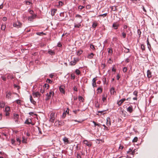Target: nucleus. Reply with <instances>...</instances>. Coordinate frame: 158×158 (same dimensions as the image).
<instances>
[{"label":"nucleus","instance_id":"f257e3e1","mask_svg":"<svg viewBox=\"0 0 158 158\" xmlns=\"http://www.w3.org/2000/svg\"><path fill=\"white\" fill-rule=\"evenodd\" d=\"M54 92L52 91L50 92L49 93H47L46 94V98L45 99V100L46 101H48L50 99L51 97V96H53L54 95Z\"/></svg>","mask_w":158,"mask_h":158},{"label":"nucleus","instance_id":"f03ea898","mask_svg":"<svg viewBox=\"0 0 158 158\" xmlns=\"http://www.w3.org/2000/svg\"><path fill=\"white\" fill-rule=\"evenodd\" d=\"M22 23L19 21L14 23L13 25L14 27L17 28L21 27L22 26Z\"/></svg>","mask_w":158,"mask_h":158},{"label":"nucleus","instance_id":"7ed1b4c3","mask_svg":"<svg viewBox=\"0 0 158 158\" xmlns=\"http://www.w3.org/2000/svg\"><path fill=\"white\" fill-rule=\"evenodd\" d=\"M55 119V113L52 112L50 115L49 121L52 123H53Z\"/></svg>","mask_w":158,"mask_h":158},{"label":"nucleus","instance_id":"20e7f679","mask_svg":"<svg viewBox=\"0 0 158 158\" xmlns=\"http://www.w3.org/2000/svg\"><path fill=\"white\" fill-rule=\"evenodd\" d=\"M127 111L130 113H132L133 111V107L132 106H129L127 108Z\"/></svg>","mask_w":158,"mask_h":158},{"label":"nucleus","instance_id":"39448f33","mask_svg":"<svg viewBox=\"0 0 158 158\" xmlns=\"http://www.w3.org/2000/svg\"><path fill=\"white\" fill-rule=\"evenodd\" d=\"M63 140L65 144H67L69 143V140L68 138L66 137H64L63 139Z\"/></svg>","mask_w":158,"mask_h":158},{"label":"nucleus","instance_id":"423d86ee","mask_svg":"<svg viewBox=\"0 0 158 158\" xmlns=\"http://www.w3.org/2000/svg\"><path fill=\"white\" fill-rule=\"evenodd\" d=\"M41 94L38 92H34L33 93V96L34 98L37 97H40Z\"/></svg>","mask_w":158,"mask_h":158},{"label":"nucleus","instance_id":"0eeeda50","mask_svg":"<svg viewBox=\"0 0 158 158\" xmlns=\"http://www.w3.org/2000/svg\"><path fill=\"white\" fill-rule=\"evenodd\" d=\"M126 100V99L125 98H123L117 102L118 105V106H120Z\"/></svg>","mask_w":158,"mask_h":158},{"label":"nucleus","instance_id":"6e6552de","mask_svg":"<svg viewBox=\"0 0 158 158\" xmlns=\"http://www.w3.org/2000/svg\"><path fill=\"white\" fill-rule=\"evenodd\" d=\"M84 144L86 145L87 146L89 147H90L92 144L90 142H89L87 140H85L84 141Z\"/></svg>","mask_w":158,"mask_h":158},{"label":"nucleus","instance_id":"1a4fd4ad","mask_svg":"<svg viewBox=\"0 0 158 158\" xmlns=\"http://www.w3.org/2000/svg\"><path fill=\"white\" fill-rule=\"evenodd\" d=\"M31 119H27L25 122V124H31L32 125H33V124L31 123Z\"/></svg>","mask_w":158,"mask_h":158},{"label":"nucleus","instance_id":"9d476101","mask_svg":"<svg viewBox=\"0 0 158 158\" xmlns=\"http://www.w3.org/2000/svg\"><path fill=\"white\" fill-rule=\"evenodd\" d=\"M107 122L106 124L107 126H110L111 125V122L110 121V118H107L106 119Z\"/></svg>","mask_w":158,"mask_h":158},{"label":"nucleus","instance_id":"9b49d317","mask_svg":"<svg viewBox=\"0 0 158 158\" xmlns=\"http://www.w3.org/2000/svg\"><path fill=\"white\" fill-rule=\"evenodd\" d=\"M110 91L111 94H114V93H116L114 88L113 87L111 88Z\"/></svg>","mask_w":158,"mask_h":158},{"label":"nucleus","instance_id":"f8f14e48","mask_svg":"<svg viewBox=\"0 0 158 158\" xmlns=\"http://www.w3.org/2000/svg\"><path fill=\"white\" fill-rule=\"evenodd\" d=\"M77 61L74 59V60L71 61L70 63V64L71 65H74L75 64Z\"/></svg>","mask_w":158,"mask_h":158},{"label":"nucleus","instance_id":"ddd939ff","mask_svg":"<svg viewBox=\"0 0 158 158\" xmlns=\"http://www.w3.org/2000/svg\"><path fill=\"white\" fill-rule=\"evenodd\" d=\"M57 11V9H54L52 10H51V15L52 16H54L55 14V13Z\"/></svg>","mask_w":158,"mask_h":158},{"label":"nucleus","instance_id":"4468645a","mask_svg":"<svg viewBox=\"0 0 158 158\" xmlns=\"http://www.w3.org/2000/svg\"><path fill=\"white\" fill-rule=\"evenodd\" d=\"M147 76L148 78H150L152 77V73L149 70H148L147 71Z\"/></svg>","mask_w":158,"mask_h":158},{"label":"nucleus","instance_id":"2eb2a0df","mask_svg":"<svg viewBox=\"0 0 158 158\" xmlns=\"http://www.w3.org/2000/svg\"><path fill=\"white\" fill-rule=\"evenodd\" d=\"M119 26L118 24H116V23H114L113 24V27L114 28V29H117L118 28V27Z\"/></svg>","mask_w":158,"mask_h":158},{"label":"nucleus","instance_id":"dca6fc26","mask_svg":"<svg viewBox=\"0 0 158 158\" xmlns=\"http://www.w3.org/2000/svg\"><path fill=\"white\" fill-rule=\"evenodd\" d=\"M30 100L31 102L34 105H35L36 103V102L33 99L32 97L30 96Z\"/></svg>","mask_w":158,"mask_h":158},{"label":"nucleus","instance_id":"f3484780","mask_svg":"<svg viewBox=\"0 0 158 158\" xmlns=\"http://www.w3.org/2000/svg\"><path fill=\"white\" fill-rule=\"evenodd\" d=\"M108 53L109 55H111L113 52L112 49L111 48H108Z\"/></svg>","mask_w":158,"mask_h":158},{"label":"nucleus","instance_id":"a211bd4d","mask_svg":"<svg viewBox=\"0 0 158 158\" xmlns=\"http://www.w3.org/2000/svg\"><path fill=\"white\" fill-rule=\"evenodd\" d=\"M5 103L3 102H1L0 103V107L1 108H4L5 105Z\"/></svg>","mask_w":158,"mask_h":158},{"label":"nucleus","instance_id":"6ab92c4d","mask_svg":"<svg viewBox=\"0 0 158 158\" xmlns=\"http://www.w3.org/2000/svg\"><path fill=\"white\" fill-rule=\"evenodd\" d=\"M48 53L51 55H55V52L51 50L48 51Z\"/></svg>","mask_w":158,"mask_h":158},{"label":"nucleus","instance_id":"aec40b11","mask_svg":"<svg viewBox=\"0 0 158 158\" xmlns=\"http://www.w3.org/2000/svg\"><path fill=\"white\" fill-rule=\"evenodd\" d=\"M94 55V54L93 53H91L90 54L88 55V57L89 58L91 59L93 57Z\"/></svg>","mask_w":158,"mask_h":158},{"label":"nucleus","instance_id":"412c9836","mask_svg":"<svg viewBox=\"0 0 158 158\" xmlns=\"http://www.w3.org/2000/svg\"><path fill=\"white\" fill-rule=\"evenodd\" d=\"M14 119L15 120V121H17V119L19 117V115L18 114H15L14 115Z\"/></svg>","mask_w":158,"mask_h":158},{"label":"nucleus","instance_id":"4be33fe9","mask_svg":"<svg viewBox=\"0 0 158 158\" xmlns=\"http://www.w3.org/2000/svg\"><path fill=\"white\" fill-rule=\"evenodd\" d=\"M49 87V85L47 84H45L43 86V88L44 89L45 88H47V89H48Z\"/></svg>","mask_w":158,"mask_h":158},{"label":"nucleus","instance_id":"5701e85b","mask_svg":"<svg viewBox=\"0 0 158 158\" xmlns=\"http://www.w3.org/2000/svg\"><path fill=\"white\" fill-rule=\"evenodd\" d=\"M33 19L34 16L33 15L29 17L28 18V20L30 21H31Z\"/></svg>","mask_w":158,"mask_h":158},{"label":"nucleus","instance_id":"b1692460","mask_svg":"<svg viewBox=\"0 0 158 158\" xmlns=\"http://www.w3.org/2000/svg\"><path fill=\"white\" fill-rule=\"evenodd\" d=\"M10 108L9 107L7 106L5 108V112H9L10 111Z\"/></svg>","mask_w":158,"mask_h":158},{"label":"nucleus","instance_id":"393cba45","mask_svg":"<svg viewBox=\"0 0 158 158\" xmlns=\"http://www.w3.org/2000/svg\"><path fill=\"white\" fill-rule=\"evenodd\" d=\"M97 26V23L96 22H94L92 24V27L95 28Z\"/></svg>","mask_w":158,"mask_h":158},{"label":"nucleus","instance_id":"a878e982","mask_svg":"<svg viewBox=\"0 0 158 158\" xmlns=\"http://www.w3.org/2000/svg\"><path fill=\"white\" fill-rule=\"evenodd\" d=\"M11 95V93L10 92H8L7 93L6 95V98H10V96Z\"/></svg>","mask_w":158,"mask_h":158},{"label":"nucleus","instance_id":"bb28decb","mask_svg":"<svg viewBox=\"0 0 158 158\" xmlns=\"http://www.w3.org/2000/svg\"><path fill=\"white\" fill-rule=\"evenodd\" d=\"M36 34L38 35H45L46 34L44 33H43V32H37L36 33Z\"/></svg>","mask_w":158,"mask_h":158},{"label":"nucleus","instance_id":"cd10ccee","mask_svg":"<svg viewBox=\"0 0 158 158\" xmlns=\"http://www.w3.org/2000/svg\"><path fill=\"white\" fill-rule=\"evenodd\" d=\"M138 140V138L137 137H135L132 140V142L133 143L137 142Z\"/></svg>","mask_w":158,"mask_h":158},{"label":"nucleus","instance_id":"c85d7f7f","mask_svg":"<svg viewBox=\"0 0 158 158\" xmlns=\"http://www.w3.org/2000/svg\"><path fill=\"white\" fill-rule=\"evenodd\" d=\"M59 89L61 92L62 93H64L65 91L63 88L60 87L59 88Z\"/></svg>","mask_w":158,"mask_h":158},{"label":"nucleus","instance_id":"c756f323","mask_svg":"<svg viewBox=\"0 0 158 158\" xmlns=\"http://www.w3.org/2000/svg\"><path fill=\"white\" fill-rule=\"evenodd\" d=\"M97 90L98 91V92L99 93H102V88L100 87H99L97 89Z\"/></svg>","mask_w":158,"mask_h":158},{"label":"nucleus","instance_id":"7c9ffc66","mask_svg":"<svg viewBox=\"0 0 158 158\" xmlns=\"http://www.w3.org/2000/svg\"><path fill=\"white\" fill-rule=\"evenodd\" d=\"M6 27V25H2V27H1V29L2 30L4 31L5 30Z\"/></svg>","mask_w":158,"mask_h":158},{"label":"nucleus","instance_id":"2f4dec72","mask_svg":"<svg viewBox=\"0 0 158 158\" xmlns=\"http://www.w3.org/2000/svg\"><path fill=\"white\" fill-rule=\"evenodd\" d=\"M141 49L143 51L145 50V46L143 44H142L141 45Z\"/></svg>","mask_w":158,"mask_h":158},{"label":"nucleus","instance_id":"473e14b6","mask_svg":"<svg viewBox=\"0 0 158 158\" xmlns=\"http://www.w3.org/2000/svg\"><path fill=\"white\" fill-rule=\"evenodd\" d=\"M27 139L24 137H23L22 143H26Z\"/></svg>","mask_w":158,"mask_h":158},{"label":"nucleus","instance_id":"72a5a7b5","mask_svg":"<svg viewBox=\"0 0 158 158\" xmlns=\"http://www.w3.org/2000/svg\"><path fill=\"white\" fill-rule=\"evenodd\" d=\"M127 68L126 67H125L123 68V72L125 73L127 71Z\"/></svg>","mask_w":158,"mask_h":158},{"label":"nucleus","instance_id":"f704fd0d","mask_svg":"<svg viewBox=\"0 0 158 158\" xmlns=\"http://www.w3.org/2000/svg\"><path fill=\"white\" fill-rule=\"evenodd\" d=\"M102 126L104 127V129L105 130H106L107 131L109 130V129L107 127H106L105 125L104 124Z\"/></svg>","mask_w":158,"mask_h":158},{"label":"nucleus","instance_id":"c9c22d12","mask_svg":"<svg viewBox=\"0 0 158 158\" xmlns=\"http://www.w3.org/2000/svg\"><path fill=\"white\" fill-rule=\"evenodd\" d=\"M90 48L92 49L93 50H94L95 49L94 46L93 45L91 44L90 46Z\"/></svg>","mask_w":158,"mask_h":158},{"label":"nucleus","instance_id":"e433bc0d","mask_svg":"<svg viewBox=\"0 0 158 158\" xmlns=\"http://www.w3.org/2000/svg\"><path fill=\"white\" fill-rule=\"evenodd\" d=\"M66 112H64L63 113V114L62 116V117L63 118H64L66 116Z\"/></svg>","mask_w":158,"mask_h":158},{"label":"nucleus","instance_id":"4c0bfd02","mask_svg":"<svg viewBox=\"0 0 158 158\" xmlns=\"http://www.w3.org/2000/svg\"><path fill=\"white\" fill-rule=\"evenodd\" d=\"M46 81L47 82L49 83H51L52 82V81L49 79H47Z\"/></svg>","mask_w":158,"mask_h":158},{"label":"nucleus","instance_id":"58836bf2","mask_svg":"<svg viewBox=\"0 0 158 158\" xmlns=\"http://www.w3.org/2000/svg\"><path fill=\"white\" fill-rule=\"evenodd\" d=\"M137 94H138V92L136 91H135L134 92H133V94L134 95H135L136 97H137Z\"/></svg>","mask_w":158,"mask_h":158},{"label":"nucleus","instance_id":"ea45409f","mask_svg":"<svg viewBox=\"0 0 158 158\" xmlns=\"http://www.w3.org/2000/svg\"><path fill=\"white\" fill-rule=\"evenodd\" d=\"M122 35L123 37V38H125L126 37V34L125 32H122Z\"/></svg>","mask_w":158,"mask_h":158},{"label":"nucleus","instance_id":"a19ab883","mask_svg":"<svg viewBox=\"0 0 158 158\" xmlns=\"http://www.w3.org/2000/svg\"><path fill=\"white\" fill-rule=\"evenodd\" d=\"M80 100H81L82 102H83L84 101V99L82 97L80 96Z\"/></svg>","mask_w":158,"mask_h":158},{"label":"nucleus","instance_id":"79ce46f5","mask_svg":"<svg viewBox=\"0 0 158 158\" xmlns=\"http://www.w3.org/2000/svg\"><path fill=\"white\" fill-rule=\"evenodd\" d=\"M107 15V13L104 14L102 15H99V16H103V17H105Z\"/></svg>","mask_w":158,"mask_h":158},{"label":"nucleus","instance_id":"37998d69","mask_svg":"<svg viewBox=\"0 0 158 158\" xmlns=\"http://www.w3.org/2000/svg\"><path fill=\"white\" fill-rule=\"evenodd\" d=\"M123 146H121V145H120L119 147V150H121L123 149Z\"/></svg>","mask_w":158,"mask_h":158},{"label":"nucleus","instance_id":"c03bdc74","mask_svg":"<svg viewBox=\"0 0 158 158\" xmlns=\"http://www.w3.org/2000/svg\"><path fill=\"white\" fill-rule=\"evenodd\" d=\"M45 92V89H44L43 88V89H41L40 90V92H41L42 93H43Z\"/></svg>","mask_w":158,"mask_h":158},{"label":"nucleus","instance_id":"a18cd8bd","mask_svg":"<svg viewBox=\"0 0 158 158\" xmlns=\"http://www.w3.org/2000/svg\"><path fill=\"white\" fill-rule=\"evenodd\" d=\"M71 78L72 79H74L75 78V76L74 74H72L71 75Z\"/></svg>","mask_w":158,"mask_h":158},{"label":"nucleus","instance_id":"49530a36","mask_svg":"<svg viewBox=\"0 0 158 158\" xmlns=\"http://www.w3.org/2000/svg\"><path fill=\"white\" fill-rule=\"evenodd\" d=\"M16 102L18 104H20L21 103V101L19 100H17L16 101Z\"/></svg>","mask_w":158,"mask_h":158},{"label":"nucleus","instance_id":"de8ad7c7","mask_svg":"<svg viewBox=\"0 0 158 158\" xmlns=\"http://www.w3.org/2000/svg\"><path fill=\"white\" fill-rule=\"evenodd\" d=\"M93 123L95 127H96V126H99V125H100V124H97L94 121H93Z\"/></svg>","mask_w":158,"mask_h":158},{"label":"nucleus","instance_id":"09e8293b","mask_svg":"<svg viewBox=\"0 0 158 158\" xmlns=\"http://www.w3.org/2000/svg\"><path fill=\"white\" fill-rule=\"evenodd\" d=\"M59 5L61 6H63V3L61 1H59Z\"/></svg>","mask_w":158,"mask_h":158},{"label":"nucleus","instance_id":"8fccbe9b","mask_svg":"<svg viewBox=\"0 0 158 158\" xmlns=\"http://www.w3.org/2000/svg\"><path fill=\"white\" fill-rule=\"evenodd\" d=\"M17 141H18L19 142V143H21V140L19 139V138H18L16 139Z\"/></svg>","mask_w":158,"mask_h":158},{"label":"nucleus","instance_id":"3c124183","mask_svg":"<svg viewBox=\"0 0 158 158\" xmlns=\"http://www.w3.org/2000/svg\"><path fill=\"white\" fill-rule=\"evenodd\" d=\"M25 2L27 5H30V4L31 3L30 2L28 1H26Z\"/></svg>","mask_w":158,"mask_h":158},{"label":"nucleus","instance_id":"603ef678","mask_svg":"<svg viewBox=\"0 0 158 158\" xmlns=\"http://www.w3.org/2000/svg\"><path fill=\"white\" fill-rule=\"evenodd\" d=\"M92 85L93 86V87H96L97 85H96V82H93Z\"/></svg>","mask_w":158,"mask_h":158},{"label":"nucleus","instance_id":"864d4df0","mask_svg":"<svg viewBox=\"0 0 158 158\" xmlns=\"http://www.w3.org/2000/svg\"><path fill=\"white\" fill-rule=\"evenodd\" d=\"M69 109L67 108L66 110V111L64 112H66V114H69Z\"/></svg>","mask_w":158,"mask_h":158},{"label":"nucleus","instance_id":"5fc2aeb1","mask_svg":"<svg viewBox=\"0 0 158 158\" xmlns=\"http://www.w3.org/2000/svg\"><path fill=\"white\" fill-rule=\"evenodd\" d=\"M76 73L78 75H79V70L77 69L76 70Z\"/></svg>","mask_w":158,"mask_h":158},{"label":"nucleus","instance_id":"6e6d98bb","mask_svg":"<svg viewBox=\"0 0 158 158\" xmlns=\"http://www.w3.org/2000/svg\"><path fill=\"white\" fill-rule=\"evenodd\" d=\"M2 20L5 21L7 20V18L6 17H4L2 19Z\"/></svg>","mask_w":158,"mask_h":158},{"label":"nucleus","instance_id":"4d7b16f0","mask_svg":"<svg viewBox=\"0 0 158 158\" xmlns=\"http://www.w3.org/2000/svg\"><path fill=\"white\" fill-rule=\"evenodd\" d=\"M6 112V116H8L9 115V112Z\"/></svg>","mask_w":158,"mask_h":158},{"label":"nucleus","instance_id":"13d9d810","mask_svg":"<svg viewBox=\"0 0 158 158\" xmlns=\"http://www.w3.org/2000/svg\"><path fill=\"white\" fill-rule=\"evenodd\" d=\"M120 78V77L119 75L118 74L116 76V79L117 80H119Z\"/></svg>","mask_w":158,"mask_h":158},{"label":"nucleus","instance_id":"bf43d9fd","mask_svg":"<svg viewBox=\"0 0 158 158\" xmlns=\"http://www.w3.org/2000/svg\"><path fill=\"white\" fill-rule=\"evenodd\" d=\"M111 60L110 59H109V60H108V62L109 64H111Z\"/></svg>","mask_w":158,"mask_h":158},{"label":"nucleus","instance_id":"052dcab7","mask_svg":"<svg viewBox=\"0 0 158 158\" xmlns=\"http://www.w3.org/2000/svg\"><path fill=\"white\" fill-rule=\"evenodd\" d=\"M96 78H94L92 80L93 82H96Z\"/></svg>","mask_w":158,"mask_h":158},{"label":"nucleus","instance_id":"680f3d73","mask_svg":"<svg viewBox=\"0 0 158 158\" xmlns=\"http://www.w3.org/2000/svg\"><path fill=\"white\" fill-rule=\"evenodd\" d=\"M2 79L4 81H6V77H2Z\"/></svg>","mask_w":158,"mask_h":158},{"label":"nucleus","instance_id":"e2e57ef3","mask_svg":"<svg viewBox=\"0 0 158 158\" xmlns=\"http://www.w3.org/2000/svg\"><path fill=\"white\" fill-rule=\"evenodd\" d=\"M57 46L59 47H61L62 46V45L60 43H58L57 44Z\"/></svg>","mask_w":158,"mask_h":158},{"label":"nucleus","instance_id":"0e129e2a","mask_svg":"<svg viewBox=\"0 0 158 158\" xmlns=\"http://www.w3.org/2000/svg\"><path fill=\"white\" fill-rule=\"evenodd\" d=\"M85 7L84 6H81L80 5V9H82L83 8Z\"/></svg>","mask_w":158,"mask_h":158},{"label":"nucleus","instance_id":"69168bd1","mask_svg":"<svg viewBox=\"0 0 158 158\" xmlns=\"http://www.w3.org/2000/svg\"><path fill=\"white\" fill-rule=\"evenodd\" d=\"M126 62L128 63L129 62V59L128 58H127L126 60Z\"/></svg>","mask_w":158,"mask_h":158},{"label":"nucleus","instance_id":"338daca9","mask_svg":"<svg viewBox=\"0 0 158 158\" xmlns=\"http://www.w3.org/2000/svg\"><path fill=\"white\" fill-rule=\"evenodd\" d=\"M73 89L74 91H77V88L75 87H74Z\"/></svg>","mask_w":158,"mask_h":158},{"label":"nucleus","instance_id":"774afa93","mask_svg":"<svg viewBox=\"0 0 158 158\" xmlns=\"http://www.w3.org/2000/svg\"><path fill=\"white\" fill-rule=\"evenodd\" d=\"M95 106L98 107H99V105L98 104V102L95 104Z\"/></svg>","mask_w":158,"mask_h":158}]
</instances>
